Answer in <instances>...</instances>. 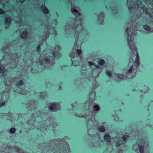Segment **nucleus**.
<instances>
[{"label":"nucleus","mask_w":153,"mask_h":153,"mask_svg":"<svg viewBox=\"0 0 153 153\" xmlns=\"http://www.w3.org/2000/svg\"><path fill=\"white\" fill-rule=\"evenodd\" d=\"M132 33V32L131 28L128 27L125 30V34L128 36V41H129L128 42L129 47L131 50H135L136 49V47L134 44V42L131 39L129 40L128 39V37H131Z\"/></svg>","instance_id":"1"},{"label":"nucleus","mask_w":153,"mask_h":153,"mask_svg":"<svg viewBox=\"0 0 153 153\" xmlns=\"http://www.w3.org/2000/svg\"><path fill=\"white\" fill-rule=\"evenodd\" d=\"M0 73L2 76L3 77H4L6 76V70L5 68L4 67L3 65H0Z\"/></svg>","instance_id":"2"},{"label":"nucleus","mask_w":153,"mask_h":153,"mask_svg":"<svg viewBox=\"0 0 153 153\" xmlns=\"http://www.w3.org/2000/svg\"><path fill=\"white\" fill-rule=\"evenodd\" d=\"M41 8L42 12L46 14H48L49 13V10L44 4H42L41 7Z\"/></svg>","instance_id":"3"},{"label":"nucleus","mask_w":153,"mask_h":153,"mask_svg":"<svg viewBox=\"0 0 153 153\" xmlns=\"http://www.w3.org/2000/svg\"><path fill=\"white\" fill-rule=\"evenodd\" d=\"M57 105L54 102L51 103L49 107V110L51 111H52L54 110L57 109Z\"/></svg>","instance_id":"4"},{"label":"nucleus","mask_w":153,"mask_h":153,"mask_svg":"<svg viewBox=\"0 0 153 153\" xmlns=\"http://www.w3.org/2000/svg\"><path fill=\"white\" fill-rule=\"evenodd\" d=\"M28 35V31L27 30H25L22 32L20 36V37L22 39H25L27 38Z\"/></svg>","instance_id":"5"},{"label":"nucleus","mask_w":153,"mask_h":153,"mask_svg":"<svg viewBox=\"0 0 153 153\" xmlns=\"http://www.w3.org/2000/svg\"><path fill=\"white\" fill-rule=\"evenodd\" d=\"M104 139L106 141L110 143L111 140V137L108 133L105 134L104 136Z\"/></svg>","instance_id":"6"},{"label":"nucleus","mask_w":153,"mask_h":153,"mask_svg":"<svg viewBox=\"0 0 153 153\" xmlns=\"http://www.w3.org/2000/svg\"><path fill=\"white\" fill-rule=\"evenodd\" d=\"M5 23L7 26H9V24L12 21V19L10 16L5 18L4 19Z\"/></svg>","instance_id":"7"},{"label":"nucleus","mask_w":153,"mask_h":153,"mask_svg":"<svg viewBox=\"0 0 153 153\" xmlns=\"http://www.w3.org/2000/svg\"><path fill=\"white\" fill-rule=\"evenodd\" d=\"M143 27L146 31H149L151 29V27L147 24L143 25Z\"/></svg>","instance_id":"8"},{"label":"nucleus","mask_w":153,"mask_h":153,"mask_svg":"<svg viewBox=\"0 0 153 153\" xmlns=\"http://www.w3.org/2000/svg\"><path fill=\"white\" fill-rule=\"evenodd\" d=\"M138 147L140 153H144V145L143 144H139Z\"/></svg>","instance_id":"9"},{"label":"nucleus","mask_w":153,"mask_h":153,"mask_svg":"<svg viewBox=\"0 0 153 153\" xmlns=\"http://www.w3.org/2000/svg\"><path fill=\"white\" fill-rule=\"evenodd\" d=\"M137 2H140V4H141V5H140V8L143 10H146V7L144 5H143V3L141 2V0H137Z\"/></svg>","instance_id":"10"},{"label":"nucleus","mask_w":153,"mask_h":153,"mask_svg":"<svg viewBox=\"0 0 153 153\" xmlns=\"http://www.w3.org/2000/svg\"><path fill=\"white\" fill-rule=\"evenodd\" d=\"M55 57L57 59H59L61 57V54L59 52L56 51L54 53Z\"/></svg>","instance_id":"11"},{"label":"nucleus","mask_w":153,"mask_h":153,"mask_svg":"<svg viewBox=\"0 0 153 153\" xmlns=\"http://www.w3.org/2000/svg\"><path fill=\"white\" fill-rule=\"evenodd\" d=\"M44 62L46 64H50L51 62V61L50 58H48L47 57H44Z\"/></svg>","instance_id":"12"},{"label":"nucleus","mask_w":153,"mask_h":153,"mask_svg":"<svg viewBox=\"0 0 153 153\" xmlns=\"http://www.w3.org/2000/svg\"><path fill=\"white\" fill-rule=\"evenodd\" d=\"M24 83V82L23 80H20L16 83V86H20L23 85Z\"/></svg>","instance_id":"13"},{"label":"nucleus","mask_w":153,"mask_h":153,"mask_svg":"<svg viewBox=\"0 0 153 153\" xmlns=\"http://www.w3.org/2000/svg\"><path fill=\"white\" fill-rule=\"evenodd\" d=\"M99 129L100 132H104L105 131V128L104 126L100 125L99 127Z\"/></svg>","instance_id":"14"},{"label":"nucleus","mask_w":153,"mask_h":153,"mask_svg":"<svg viewBox=\"0 0 153 153\" xmlns=\"http://www.w3.org/2000/svg\"><path fill=\"white\" fill-rule=\"evenodd\" d=\"M105 63V60L102 59H100L98 62V64L100 66L102 65Z\"/></svg>","instance_id":"15"},{"label":"nucleus","mask_w":153,"mask_h":153,"mask_svg":"<svg viewBox=\"0 0 153 153\" xmlns=\"http://www.w3.org/2000/svg\"><path fill=\"white\" fill-rule=\"evenodd\" d=\"M129 137V136L127 135H125L123 136L122 139L123 140L124 143H125V142L127 140V138Z\"/></svg>","instance_id":"16"},{"label":"nucleus","mask_w":153,"mask_h":153,"mask_svg":"<svg viewBox=\"0 0 153 153\" xmlns=\"http://www.w3.org/2000/svg\"><path fill=\"white\" fill-rule=\"evenodd\" d=\"M122 143H123L121 142V140H118L116 142V145L117 147H119L121 145H122Z\"/></svg>","instance_id":"17"},{"label":"nucleus","mask_w":153,"mask_h":153,"mask_svg":"<svg viewBox=\"0 0 153 153\" xmlns=\"http://www.w3.org/2000/svg\"><path fill=\"white\" fill-rule=\"evenodd\" d=\"M105 73L108 76H112V74L111 72L109 70H106L105 71Z\"/></svg>","instance_id":"18"},{"label":"nucleus","mask_w":153,"mask_h":153,"mask_svg":"<svg viewBox=\"0 0 153 153\" xmlns=\"http://www.w3.org/2000/svg\"><path fill=\"white\" fill-rule=\"evenodd\" d=\"M16 130L14 128H12L10 129V133H14L16 131Z\"/></svg>","instance_id":"19"},{"label":"nucleus","mask_w":153,"mask_h":153,"mask_svg":"<svg viewBox=\"0 0 153 153\" xmlns=\"http://www.w3.org/2000/svg\"><path fill=\"white\" fill-rule=\"evenodd\" d=\"M15 150H16V152L18 153H21V152H22V151H23L21 148H20L18 147H16Z\"/></svg>","instance_id":"20"},{"label":"nucleus","mask_w":153,"mask_h":153,"mask_svg":"<svg viewBox=\"0 0 153 153\" xmlns=\"http://www.w3.org/2000/svg\"><path fill=\"white\" fill-rule=\"evenodd\" d=\"M77 53L78 56H81L82 51L81 49H77L76 51Z\"/></svg>","instance_id":"21"},{"label":"nucleus","mask_w":153,"mask_h":153,"mask_svg":"<svg viewBox=\"0 0 153 153\" xmlns=\"http://www.w3.org/2000/svg\"><path fill=\"white\" fill-rule=\"evenodd\" d=\"M94 108H96L95 111H98L100 108L99 106L97 105H94Z\"/></svg>","instance_id":"22"},{"label":"nucleus","mask_w":153,"mask_h":153,"mask_svg":"<svg viewBox=\"0 0 153 153\" xmlns=\"http://www.w3.org/2000/svg\"><path fill=\"white\" fill-rule=\"evenodd\" d=\"M140 63L139 61H135L134 66L136 67H137L140 65Z\"/></svg>","instance_id":"23"},{"label":"nucleus","mask_w":153,"mask_h":153,"mask_svg":"<svg viewBox=\"0 0 153 153\" xmlns=\"http://www.w3.org/2000/svg\"><path fill=\"white\" fill-rule=\"evenodd\" d=\"M6 102L4 101L2 102H0V106L2 107L3 106H4L6 105Z\"/></svg>","instance_id":"24"},{"label":"nucleus","mask_w":153,"mask_h":153,"mask_svg":"<svg viewBox=\"0 0 153 153\" xmlns=\"http://www.w3.org/2000/svg\"><path fill=\"white\" fill-rule=\"evenodd\" d=\"M5 13V11L2 9L0 8V14L3 15Z\"/></svg>","instance_id":"25"},{"label":"nucleus","mask_w":153,"mask_h":153,"mask_svg":"<svg viewBox=\"0 0 153 153\" xmlns=\"http://www.w3.org/2000/svg\"><path fill=\"white\" fill-rule=\"evenodd\" d=\"M41 49V45H38L37 47V50L38 52H39L40 51Z\"/></svg>","instance_id":"26"},{"label":"nucleus","mask_w":153,"mask_h":153,"mask_svg":"<svg viewBox=\"0 0 153 153\" xmlns=\"http://www.w3.org/2000/svg\"><path fill=\"white\" fill-rule=\"evenodd\" d=\"M133 66H131L129 69L128 70V71L129 73H131V71H133Z\"/></svg>","instance_id":"27"},{"label":"nucleus","mask_w":153,"mask_h":153,"mask_svg":"<svg viewBox=\"0 0 153 153\" xmlns=\"http://www.w3.org/2000/svg\"><path fill=\"white\" fill-rule=\"evenodd\" d=\"M123 74H120L118 76V77L120 79H121L123 78L124 77Z\"/></svg>","instance_id":"28"},{"label":"nucleus","mask_w":153,"mask_h":153,"mask_svg":"<svg viewBox=\"0 0 153 153\" xmlns=\"http://www.w3.org/2000/svg\"><path fill=\"white\" fill-rule=\"evenodd\" d=\"M136 61H139V62L140 61V58L139 56L138 55V54H137V55H136Z\"/></svg>","instance_id":"29"},{"label":"nucleus","mask_w":153,"mask_h":153,"mask_svg":"<svg viewBox=\"0 0 153 153\" xmlns=\"http://www.w3.org/2000/svg\"><path fill=\"white\" fill-rule=\"evenodd\" d=\"M88 63L89 64V65H94V66L95 65V64L92 62L89 61L88 62Z\"/></svg>","instance_id":"30"},{"label":"nucleus","mask_w":153,"mask_h":153,"mask_svg":"<svg viewBox=\"0 0 153 153\" xmlns=\"http://www.w3.org/2000/svg\"><path fill=\"white\" fill-rule=\"evenodd\" d=\"M96 67V68H100V66L98 65H95Z\"/></svg>","instance_id":"31"},{"label":"nucleus","mask_w":153,"mask_h":153,"mask_svg":"<svg viewBox=\"0 0 153 153\" xmlns=\"http://www.w3.org/2000/svg\"><path fill=\"white\" fill-rule=\"evenodd\" d=\"M74 13H77L78 11L76 9H74Z\"/></svg>","instance_id":"32"},{"label":"nucleus","mask_w":153,"mask_h":153,"mask_svg":"<svg viewBox=\"0 0 153 153\" xmlns=\"http://www.w3.org/2000/svg\"><path fill=\"white\" fill-rule=\"evenodd\" d=\"M39 63H40V64L41 65L43 64V63H42V61H40Z\"/></svg>","instance_id":"33"},{"label":"nucleus","mask_w":153,"mask_h":153,"mask_svg":"<svg viewBox=\"0 0 153 153\" xmlns=\"http://www.w3.org/2000/svg\"><path fill=\"white\" fill-rule=\"evenodd\" d=\"M25 0H20V1L22 2V3Z\"/></svg>","instance_id":"34"},{"label":"nucleus","mask_w":153,"mask_h":153,"mask_svg":"<svg viewBox=\"0 0 153 153\" xmlns=\"http://www.w3.org/2000/svg\"><path fill=\"white\" fill-rule=\"evenodd\" d=\"M78 15H79V16H80L81 15V14L79 13H78Z\"/></svg>","instance_id":"35"}]
</instances>
